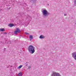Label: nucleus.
<instances>
[{
    "instance_id": "f3484780",
    "label": "nucleus",
    "mask_w": 76,
    "mask_h": 76,
    "mask_svg": "<svg viewBox=\"0 0 76 76\" xmlns=\"http://www.w3.org/2000/svg\"><path fill=\"white\" fill-rule=\"evenodd\" d=\"M1 11H2V9H1V10H0V13H1Z\"/></svg>"
},
{
    "instance_id": "4468645a",
    "label": "nucleus",
    "mask_w": 76,
    "mask_h": 76,
    "mask_svg": "<svg viewBox=\"0 0 76 76\" xmlns=\"http://www.w3.org/2000/svg\"><path fill=\"white\" fill-rule=\"evenodd\" d=\"M25 34H26V35H29V34L27 32L25 33Z\"/></svg>"
},
{
    "instance_id": "9d476101",
    "label": "nucleus",
    "mask_w": 76,
    "mask_h": 76,
    "mask_svg": "<svg viewBox=\"0 0 76 76\" xmlns=\"http://www.w3.org/2000/svg\"><path fill=\"white\" fill-rule=\"evenodd\" d=\"M31 0V2H32V3H35V2L36 1H37V0Z\"/></svg>"
},
{
    "instance_id": "1a4fd4ad",
    "label": "nucleus",
    "mask_w": 76,
    "mask_h": 76,
    "mask_svg": "<svg viewBox=\"0 0 76 76\" xmlns=\"http://www.w3.org/2000/svg\"><path fill=\"white\" fill-rule=\"evenodd\" d=\"M18 75V76H22V73L21 72H20Z\"/></svg>"
},
{
    "instance_id": "dca6fc26",
    "label": "nucleus",
    "mask_w": 76,
    "mask_h": 76,
    "mask_svg": "<svg viewBox=\"0 0 76 76\" xmlns=\"http://www.w3.org/2000/svg\"><path fill=\"white\" fill-rule=\"evenodd\" d=\"M25 64H26V66H27L28 65V64H27V63H26Z\"/></svg>"
},
{
    "instance_id": "9b49d317",
    "label": "nucleus",
    "mask_w": 76,
    "mask_h": 76,
    "mask_svg": "<svg viewBox=\"0 0 76 76\" xmlns=\"http://www.w3.org/2000/svg\"><path fill=\"white\" fill-rule=\"evenodd\" d=\"M39 38H40V39H42L43 38V36L42 35H40Z\"/></svg>"
},
{
    "instance_id": "7ed1b4c3",
    "label": "nucleus",
    "mask_w": 76,
    "mask_h": 76,
    "mask_svg": "<svg viewBox=\"0 0 76 76\" xmlns=\"http://www.w3.org/2000/svg\"><path fill=\"white\" fill-rule=\"evenodd\" d=\"M51 76H61L59 73L56 72H52Z\"/></svg>"
},
{
    "instance_id": "39448f33",
    "label": "nucleus",
    "mask_w": 76,
    "mask_h": 76,
    "mask_svg": "<svg viewBox=\"0 0 76 76\" xmlns=\"http://www.w3.org/2000/svg\"><path fill=\"white\" fill-rule=\"evenodd\" d=\"M72 57L74 58L76 60V52H74L72 53Z\"/></svg>"
},
{
    "instance_id": "f03ea898",
    "label": "nucleus",
    "mask_w": 76,
    "mask_h": 76,
    "mask_svg": "<svg viewBox=\"0 0 76 76\" xmlns=\"http://www.w3.org/2000/svg\"><path fill=\"white\" fill-rule=\"evenodd\" d=\"M42 12L44 18L47 17L50 14L49 12H48L46 10H42Z\"/></svg>"
},
{
    "instance_id": "412c9836",
    "label": "nucleus",
    "mask_w": 76,
    "mask_h": 76,
    "mask_svg": "<svg viewBox=\"0 0 76 76\" xmlns=\"http://www.w3.org/2000/svg\"><path fill=\"white\" fill-rule=\"evenodd\" d=\"M64 15V16H66V14H65Z\"/></svg>"
},
{
    "instance_id": "aec40b11",
    "label": "nucleus",
    "mask_w": 76,
    "mask_h": 76,
    "mask_svg": "<svg viewBox=\"0 0 76 76\" xmlns=\"http://www.w3.org/2000/svg\"><path fill=\"white\" fill-rule=\"evenodd\" d=\"M43 38L44 39V38H45V37H43Z\"/></svg>"
},
{
    "instance_id": "f8f14e48",
    "label": "nucleus",
    "mask_w": 76,
    "mask_h": 76,
    "mask_svg": "<svg viewBox=\"0 0 76 76\" xmlns=\"http://www.w3.org/2000/svg\"><path fill=\"white\" fill-rule=\"evenodd\" d=\"M22 65H21L20 66H19L18 67V69H20L21 68H22Z\"/></svg>"
},
{
    "instance_id": "ddd939ff",
    "label": "nucleus",
    "mask_w": 76,
    "mask_h": 76,
    "mask_svg": "<svg viewBox=\"0 0 76 76\" xmlns=\"http://www.w3.org/2000/svg\"><path fill=\"white\" fill-rule=\"evenodd\" d=\"M74 3L75 5H76V0H74Z\"/></svg>"
},
{
    "instance_id": "a211bd4d",
    "label": "nucleus",
    "mask_w": 76,
    "mask_h": 76,
    "mask_svg": "<svg viewBox=\"0 0 76 76\" xmlns=\"http://www.w3.org/2000/svg\"><path fill=\"white\" fill-rule=\"evenodd\" d=\"M8 9H9V10H10V9H11V8L9 7V8H8Z\"/></svg>"
},
{
    "instance_id": "f257e3e1",
    "label": "nucleus",
    "mask_w": 76,
    "mask_h": 76,
    "mask_svg": "<svg viewBox=\"0 0 76 76\" xmlns=\"http://www.w3.org/2000/svg\"><path fill=\"white\" fill-rule=\"evenodd\" d=\"M28 50L31 54H34L35 53V47L32 45H30L28 47Z\"/></svg>"
},
{
    "instance_id": "423d86ee",
    "label": "nucleus",
    "mask_w": 76,
    "mask_h": 76,
    "mask_svg": "<svg viewBox=\"0 0 76 76\" xmlns=\"http://www.w3.org/2000/svg\"><path fill=\"white\" fill-rule=\"evenodd\" d=\"M29 38L30 41H31L32 39H33V36L32 35H30L29 36Z\"/></svg>"
},
{
    "instance_id": "2eb2a0df",
    "label": "nucleus",
    "mask_w": 76,
    "mask_h": 76,
    "mask_svg": "<svg viewBox=\"0 0 76 76\" xmlns=\"http://www.w3.org/2000/svg\"><path fill=\"white\" fill-rule=\"evenodd\" d=\"M28 69H31V66H28Z\"/></svg>"
},
{
    "instance_id": "20e7f679",
    "label": "nucleus",
    "mask_w": 76,
    "mask_h": 76,
    "mask_svg": "<svg viewBox=\"0 0 76 76\" xmlns=\"http://www.w3.org/2000/svg\"><path fill=\"white\" fill-rule=\"evenodd\" d=\"M20 30L19 28H17L16 31H15L14 34H18V33H20Z\"/></svg>"
},
{
    "instance_id": "0eeeda50",
    "label": "nucleus",
    "mask_w": 76,
    "mask_h": 76,
    "mask_svg": "<svg viewBox=\"0 0 76 76\" xmlns=\"http://www.w3.org/2000/svg\"><path fill=\"white\" fill-rule=\"evenodd\" d=\"M9 26L10 27H12L14 26V25L13 24H10L9 25Z\"/></svg>"
},
{
    "instance_id": "6ab92c4d",
    "label": "nucleus",
    "mask_w": 76,
    "mask_h": 76,
    "mask_svg": "<svg viewBox=\"0 0 76 76\" xmlns=\"http://www.w3.org/2000/svg\"><path fill=\"white\" fill-rule=\"evenodd\" d=\"M4 51H6V50H6V48H4Z\"/></svg>"
},
{
    "instance_id": "6e6552de",
    "label": "nucleus",
    "mask_w": 76,
    "mask_h": 76,
    "mask_svg": "<svg viewBox=\"0 0 76 76\" xmlns=\"http://www.w3.org/2000/svg\"><path fill=\"white\" fill-rule=\"evenodd\" d=\"M0 31H1V32H3V31H4V28H0Z\"/></svg>"
}]
</instances>
